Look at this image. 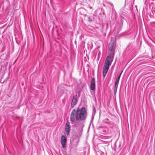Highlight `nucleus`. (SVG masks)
<instances>
[{"label":"nucleus","mask_w":155,"mask_h":155,"mask_svg":"<svg viewBox=\"0 0 155 155\" xmlns=\"http://www.w3.org/2000/svg\"><path fill=\"white\" fill-rule=\"evenodd\" d=\"M87 116V110L84 107L81 109L78 108L77 110L74 109L70 114V120L73 124L76 121H84Z\"/></svg>","instance_id":"f257e3e1"},{"label":"nucleus","mask_w":155,"mask_h":155,"mask_svg":"<svg viewBox=\"0 0 155 155\" xmlns=\"http://www.w3.org/2000/svg\"><path fill=\"white\" fill-rule=\"evenodd\" d=\"M114 56L111 57L110 56H108L105 60V63L104 65L103 76L104 78L106 75L109 69V67L110 66L113 60Z\"/></svg>","instance_id":"f03ea898"},{"label":"nucleus","mask_w":155,"mask_h":155,"mask_svg":"<svg viewBox=\"0 0 155 155\" xmlns=\"http://www.w3.org/2000/svg\"><path fill=\"white\" fill-rule=\"evenodd\" d=\"M109 49L110 51L114 52L116 48L115 40L112 38L111 41L109 45Z\"/></svg>","instance_id":"7ed1b4c3"},{"label":"nucleus","mask_w":155,"mask_h":155,"mask_svg":"<svg viewBox=\"0 0 155 155\" xmlns=\"http://www.w3.org/2000/svg\"><path fill=\"white\" fill-rule=\"evenodd\" d=\"M90 88L91 90L93 91V93L94 94L95 91V83L94 78H93L91 80Z\"/></svg>","instance_id":"20e7f679"},{"label":"nucleus","mask_w":155,"mask_h":155,"mask_svg":"<svg viewBox=\"0 0 155 155\" xmlns=\"http://www.w3.org/2000/svg\"><path fill=\"white\" fill-rule=\"evenodd\" d=\"M67 139L64 135L61 136V142L63 148H64L65 147V145L66 143Z\"/></svg>","instance_id":"39448f33"},{"label":"nucleus","mask_w":155,"mask_h":155,"mask_svg":"<svg viewBox=\"0 0 155 155\" xmlns=\"http://www.w3.org/2000/svg\"><path fill=\"white\" fill-rule=\"evenodd\" d=\"M78 101V96L77 95L74 96L72 100L71 103V107H72L76 104Z\"/></svg>","instance_id":"423d86ee"},{"label":"nucleus","mask_w":155,"mask_h":155,"mask_svg":"<svg viewBox=\"0 0 155 155\" xmlns=\"http://www.w3.org/2000/svg\"><path fill=\"white\" fill-rule=\"evenodd\" d=\"M71 125L70 123L67 121L65 125V131L67 135H68L70 130Z\"/></svg>","instance_id":"0eeeda50"},{"label":"nucleus","mask_w":155,"mask_h":155,"mask_svg":"<svg viewBox=\"0 0 155 155\" xmlns=\"http://www.w3.org/2000/svg\"><path fill=\"white\" fill-rule=\"evenodd\" d=\"M84 127V124L82 122L80 123H77L76 124V127L77 128H79L80 129H82V128Z\"/></svg>","instance_id":"6e6552de"},{"label":"nucleus","mask_w":155,"mask_h":155,"mask_svg":"<svg viewBox=\"0 0 155 155\" xmlns=\"http://www.w3.org/2000/svg\"><path fill=\"white\" fill-rule=\"evenodd\" d=\"M119 80L117 79H116L115 81L114 84L115 87H116V86H118Z\"/></svg>","instance_id":"1a4fd4ad"},{"label":"nucleus","mask_w":155,"mask_h":155,"mask_svg":"<svg viewBox=\"0 0 155 155\" xmlns=\"http://www.w3.org/2000/svg\"><path fill=\"white\" fill-rule=\"evenodd\" d=\"M104 123H109V120L107 118L105 119L103 121Z\"/></svg>","instance_id":"9d476101"},{"label":"nucleus","mask_w":155,"mask_h":155,"mask_svg":"<svg viewBox=\"0 0 155 155\" xmlns=\"http://www.w3.org/2000/svg\"><path fill=\"white\" fill-rule=\"evenodd\" d=\"M117 87H118V86H116V87L114 86V93H116V92L117 90Z\"/></svg>","instance_id":"9b49d317"},{"label":"nucleus","mask_w":155,"mask_h":155,"mask_svg":"<svg viewBox=\"0 0 155 155\" xmlns=\"http://www.w3.org/2000/svg\"><path fill=\"white\" fill-rule=\"evenodd\" d=\"M120 75H119L118 76L117 78H116L117 79L119 80H120Z\"/></svg>","instance_id":"f8f14e48"},{"label":"nucleus","mask_w":155,"mask_h":155,"mask_svg":"<svg viewBox=\"0 0 155 155\" xmlns=\"http://www.w3.org/2000/svg\"><path fill=\"white\" fill-rule=\"evenodd\" d=\"M123 72V71H122L121 72L120 74L119 75H120V76H121V74H122V72Z\"/></svg>","instance_id":"ddd939ff"},{"label":"nucleus","mask_w":155,"mask_h":155,"mask_svg":"<svg viewBox=\"0 0 155 155\" xmlns=\"http://www.w3.org/2000/svg\"><path fill=\"white\" fill-rule=\"evenodd\" d=\"M89 8L91 9L92 8V7L91 6H90L89 7Z\"/></svg>","instance_id":"4468645a"}]
</instances>
